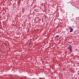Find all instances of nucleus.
Here are the masks:
<instances>
[{"instance_id":"3","label":"nucleus","mask_w":79,"mask_h":79,"mask_svg":"<svg viewBox=\"0 0 79 79\" xmlns=\"http://www.w3.org/2000/svg\"><path fill=\"white\" fill-rule=\"evenodd\" d=\"M59 37H60V35H57L56 36V38H59Z\"/></svg>"},{"instance_id":"2","label":"nucleus","mask_w":79,"mask_h":79,"mask_svg":"<svg viewBox=\"0 0 79 79\" xmlns=\"http://www.w3.org/2000/svg\"><path fill=\"white\" fill-rule=\"evenodd\" d=\"M69 29H70V32H73V29L71 28L70 27H69Z\"/></svg>"},{"instance_id":"4","label":"nucleus","mask_w":79,"mask_h":79,"mask_svg":"<svg viewBox=\"0 0 79 79\" xmlns=\"http://www.w3.org/2000/svg\"><path fill=\"white\" fill-rule=\"evenodd\" d=\"M29 45H30V43H29Z\"/></svg>"},{"instance_id":"1","label":"nucleus","mask_w":79,"mask_h":79,"mask_svg":"<svg viewBox=\"0 0 79 79\" xmlns=\"http://www.w3.org/2000/svg\"><path fill=\"white\" fill-rule=\"evenodd\" d=\"M68 49L69 50H70V52H73V50H72V46H71V45H70V46L68 47Z\"/></svg>"}]
</instances>
